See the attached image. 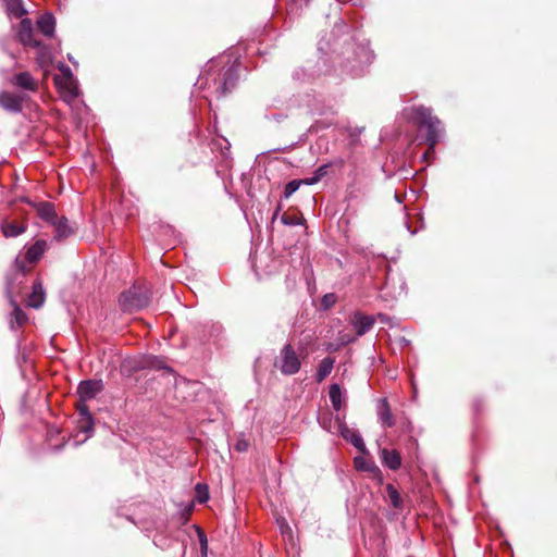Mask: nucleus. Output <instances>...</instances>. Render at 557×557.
I'll return each mask as SVG.
<instances>
[{"label":"nucleus","mask_w":557,"mask_h":557,"mask_svg":"<svg viewBox=\"0 0 557 557\" xmlns=\"http://www.w3.org/2000/svg\"><path fill=\"white\" fill-rule=\"evenodd\" d=\"M386 493H387L388 500L393 505V507L400 508L401 507V497H400V494L398 493V491L396 490V487L392 484H388L386 486Z\"/></svg>","instance_id":"25"},{"label":"nucleus","mask_w":557,"mask_h":557,"mask_svg":"<svg viewBox=\"0 0 557 557\" xmlns=\"http://www.w3.org/2000/svg\"><path fill=\"white\" fill-rule=\"evenodd\" d=\"M325 169H326V165H322L320 166L317 172H315V175H320V178L325 174Z\"/></svg>","instance_id":"32"},{"label":"nucleus","mask_w":557,"mask_h":557,"mask_svg":"<svg viewBox=\"0 0 557 557\" xmlns=\"http://www.w3.org/2000/svg\"><path fill=\"white\" fill-rule=\"evenodd\" d=\"M302 185V181L293 180L288 182L284 189V197L289 198L294 193L298 190V188Z\"/></svg>","instance_id":"27"},{"label":"nucleus","mask_w":557,"mask_h":557,"mask_svg":"<svg viewBox=\"0 0 557 557\" xmlns=\"http://www.w3.org/2000/svg\"><path fill=\"white\" fill-rule=\"evenodd\" d=\"M24 97L22 95L2 91L0 92V107L10 112H20Z\"/></svg>","instance_id":"5"},{"label":"nucleus","mask_w":557,"mask_h":557,"mask_svg":"<svg viewBox=\"0 0 557 557\" xmlns=\"http://www.w3.org/2000/svg\"><path fill=\"white\" fill-rule=\"evenodd\" d=\"M59 70L62 72L61 76H70L73 77V74L71 72V69L66 66L65 64H60Z\"/></svg>","instance_id":"30"},{"label":"nucleus","mask_w":557,"mask_h":557,"mask_svg":"<svg viewBox=\"0 0 557 557\" xmlns=\"http://www.w3.org/2000/svg\"><path fill=\"white\" fill-rule=\"evenodd\" d=\"M103 389L101 381L88 380L79 383L77 393L82 400H87L96 397Z\"/></svg>","instance_id":"7"},{"label":"nucleus","mask_w":557,"mask_h":557,"mask_svg":"<svg viewBox=\"0 0 557 557\" xmlns=\"http://www.w3.org/2000/svg\"><path fill=\"white\" fill-rule=\"evenodd\" d=\"M329 396H330V400L332 403L333 408L336 411H339L343 407L344 399H343L342 389L338 384H332L330 386Z\"/></svg>","instance_id":"23"},{"label":"nucleus","mask_w":557,"mask_h":557,"mask_svg":"<svg viewBox=\"0 0 557 557\" xmlns=\"http://www.w3.org/2000/svg\"><path fill=\"white\" fill-rule=\"evenodd\" d=\"M339 430H341L343 437L346 438L347 441H349L357 449H359L361 451L364 450V443L359 433H357L354 430H350L346 425H341Z\"/></svg>","instance_id":"15"},{"label":"nucleus","mask_w":557,"mask_h":557,"mask_svg":"<svg viewBox=\"0 0 557 557\" xmlns=\"http://www.w3.org/2000/svg\"><path fill=\"white\" fill-rule=\"evenodd\" d=\"M196 499L198 503L203 504L209 499V491L206 484L198 483L196 485Z\"/></svg>","instance_id":"26"},{"label":"nucleus","mask_w":557,"mask_h":557,"mask_svg":"<svg viewBox=\"0 0 557 557\" xmlns=\"http://www.w3.org/2000/svg\"><path fill=\"white\" fill-rule=\"evenodd\" d=\"M350 323L356 330L357 335L362 336L372 329L374 319L361 313H355L350 319Z\"/></svg>","instance_id":"8"},{"label":"nucleus","mask_w":557,"mask_h":557,"mask_svg":"<svg viewBox=\"0 0 557 557\" xmlns=\"http://www.w3.org/2000/svg\"><path fill=\"white\" fill-rule=\"evenodd\" d=\"M335 302V296L334 294H327L323 297L322 304L325 308H329Z\"/></svg>","instance_id":"29"},{"label":"nucleus","mask_w":557,"mask_h":557,"mask_svg":"<svg viewBox=\"0 0 557 557\" xmlns=\"http://www.w3.org/2000/svg\"><path fill=\"white\" fill-rule=\"evenodd\" d=\"M12 84L27 91H36L38 89L37 81L28 72H21L11 79Z\"/></svg>","instance_id":"9"},{"label":"nucleus","mask_w":557,"mask_h":557,"mask_svg":"<svg viewBox=\"0 0 557 557\" xmlns=\"http://www.w3.org/2000/svg\"><path fill=\"white\" fill-rule=\"evenodd\" d=\"M7 7L9 14L14 17L20 18L25 14L21 0H8Z\"/></svg>","instance_id":"24"},{"label":"nucleus","mask_w":557,"mask_h":557,"mask_svg":"<svg viewBox=\"0 0 557 557\" xmlns=\"http://www.w3.org/2000/svg\"><path fill=\"white\" fill-rule=\"evenodd\" d=\"M79 414L82 416L81 429L84 432H89L94 428L92 417L89 413L88 407L85 404H81L77 407Z\"/></svg>","instance_id":"22"},{"label":"nucleus","mask_w":557,"mask_h":557,"mask_svg":"<svg viewBox=\"0 0 557 557\" xmlns=\"http://www.w3.org/2000/svg\"><path fill=\"white\" fill-rule=\"evenodd\" d=\"M18 39L24 46L39 47L40 42L35 39L33 24L29 18H23L20 23Z\"/></svg>","instance_id":"6"},{"label":"nucleus","mask_w":557,"mask_h":557,"mask_svg":"<svg viewBox=\"0 0 557 557\" xmlns=\"http://www.w3.org/2000/svg\"><path fill=\"white\" fill-rule=\"evenodd\" d=\"M334 362L335 360L331 357H326L320 362L315 373L317 382L321 383L330 375L333 370Z\"/></svg>","instance_id":"17"},{"label":"nucleus","mask_w":557,"mask_h":557,"mask_svg":"<svg viewBox=\"0 0 557 557\" xmlns=\"http://www.w3.org/2000/svg\"><path fill=\"white\" fill-rule=\"evenodd\" d=\"M237 449H238V450H243V449H245L244 444L238 443V444H237Z\"/></svg>","instance_id":"34"},{"label":"nucleus","mask_w":557,"mask_h":557,"mask_svg":"<svg viewBox=\"0 0 557 557\" xmlns=\"http://www.w3.org/2000/svg\"><path fill=\"white\" fill-rule=\"evenodd\" d=\"M235 84H236L235 73H234V71L232 69H228L224 73L223 81L220 84V86L218 87L216 91L221 96H224L226 92L231 91L235 87Z\"/></svg>","instance_id":"18"},{"label":"nucleus","mask_w":557,"mask_h":557,"mask_svg":"<svg viewBox=\"0 0 557 557\" xmlns=\"http://www.w3.org/2000/svg\"><path fill=\"white\" fill-rule=\"evenodd\" d=\"M382 462L391 470H397L401 466V457L395 449L389 450L387 448L381 449Z\"/></svg>","instance_id":"11"},{"label":"nucleus","mask_w":557,"mask_h":557,"mask_svg":"<svg viewBox=\"0 0 557 557\" xmlns=\"http://www.w3.org/2000/svg\"><path fill=\"white\" fill-rule=\"evenodd\" d=\"M237 449H238V450H243V449H245L244 444L238 443V444H237Z\"/></svg>","instance_id":"33"},{"label":"nucleus","mask_w":557,"mask_h":557,"mask_svg":"<svg viewBox=\"0 0 557 557\" xmlns=\"http://www.w3.org/2000/svg\"><path fill=\"white\" fill-rule=\"evenodd\" d=\"M51 224L55 227L54 238L58 240H63L74 233V228L69 224L65 218H57L54 223Z\"/></svg>","instance_id":"13"},{"label":"nucleus","mask_w":557,"mask_h":557,"mask_svg":"<svg viewBox=\"0 0 557 557\" xmlns=\"http://www.w3.org/2000/svg\"><path fill=\"white\" fill-rule=\"evenodd\" d=\"M149 301L150 295L148 289L136 285L124 292L119 299L121 309L129 312L147 307Z\"/></svg>","instance_id":"3"},{"label":"nucleus","mask_w":557,"mask_h":557,"mask_svg":"<svg viewBox=\"0 0 557 557\" xmlns=\"http://www.w3.org/2000/svg\"><path fill=\"white\" fill-rule=\"evenodd\" d=\"M37 213L42 220L49 223H54V220L58 218L54 206L50 202H40L37 206Z\"/></svg>","instance_id":"20"},{"label":"nucleus","mask_w":557,"mask_h":557,"mask_svg":"<svg viewBox=\"0 0 557 557\" xmlns=\"http://www.w3.org/2000/svg\"><path fill=\"white\" fill-rule=\"evenodd\" d=\"M1 228L5 237H16L25 232L26 226L15 221H4Z\"/></svg>","instance_id":"19"},{"label":"nucleus","mask_w":557,"mask_h":557,"mask_svg":"<svg viewBox=\"0 0 557 557\" xmlns=\"http://www.w3.org/2000/svg\"><path fill=\"white\" fill-rule=\"evenodd\" d=\"M54 83H55V86L58 87L60 94L64 98L72 100L77 97L78 90H77V86H76L74 77L55 76Z\"/></svg>","instance_id":"4"},{"label":"nucleus","mask_w":557,"mask_h":557,"mask_svg":"<svg viewBox=\"0 0 557 557\" xmlns=\"http://www.w3.org/2000/svg\"><path fill=\"white\" fill-rule=\"evenodd\" d=\"M37 27L45 36H52L55 27L54 17L51 14L41 15L37 21Z\"/></svg>","instance_id":"16"},{"label":"nucleus","mask_w":557,"mask_h":557,"mask_svg":"<svg viewBox=\"0 0 557 557\" xmlns=\"http://www.w3.org/2000/svg\"><path fill=\"white\" fill-rule=\"evenodd\" d=\"M206 543H207L206 541L201 540V546H202V548H205Z\"/></svg>","instance_id":"35"},{"label":"nucleus","mask_w":557,"mask_h":557,"mask_svg":"<svg viewBox=\"0 0 557 557\" xmlns=\"http://www.w3.org/2000/svg\"><path fill=\"white\" fill-rule=\"evenodd\" d=\"M13 311L11 313V327L14 329L15 326L21 327L23 326L27 321L26 313L17 306L16 302L12 301Z\"/></svg>","instance_id":"21"},{"label":"nucleus","mask_w":557,"mask_h":557,"mask_svg":"<svg viewBox=\"0 0 557 557\" xmlns=\"http://www.w3.org/2000/svg\"><path fill=\"white\" fill-rule=\"evenodd\" d=\"M15 267L22 275H24L28 271V268H26V265L24 264V260H21L20 258H16Z\"/></svg>","instance_id":"28"},{"label":"nucleus","mask_w":557,"mask_h":557,"mask_svg":"<svg viewBox=\"0 0 557 557\" xmlns=\"http://www.w3.org/2000/svg\"><path fill=\"white\" fill-rule=\"evenodd\" d=\"M302 181V184L305 185H313V184H317L319 181H320V175H315L310 177V178H305V180H301Z\"/></svg>","instance_id":"31"},{"label":"nucleus","mask_w":557,"mask_h":557,"mask_svg":"<svg viewBox=\"0 0 557 557\" xmlns=\"http://www.w3.org/2000/svg\"><path fill=\"white\" fill-rule=\"evenodd\" d=\"M404 113L409 121L426 128V141L430 148L433 149L440 138L441 121L432 116L431 111L424 107H411L405 109Z\"/></svg>","instance_id":"1"},{"label":"nucleus","mask_w":557,"mask_h":557,"mask_svg":"<svg viewBox=\"0 0 557 557\" xmlns=\"http://www.w3.org/2000/svg\"><path fill=\"white\" fill-rule=\"evenodd\" d=\"M274 367L284 375H294L299 372L301 358L292 344L287 343L281 348L278 356L275 358Z\"/></svg>","instance_id":"2"},{"label":"nucleus","mask_w":557,"mask_h":557,"mask_svg":"<svg viewBox=\"0 0 557 557\" xmlns=\"http://www.w3.org/2000/svg\"><path fill=\"white\" fill-rule=\"evenodd\" d=\"M45 299H46V295H45L41 283H39V282L34 283L33 292L28 296V299H27V305L32 308L38 309L44 305Z\"/></svg>","instance_id":"12"},{"label":"nucleus","mask_w":557,"mask_h":557,"mask_svg":"<svg viewBox=\"0 0 557 557\" xmlns=\"http://www.w3.org/2000/svg\"><path fill=\"white\" fill-rule=\"evenodd\" d=\"M377 418L383 428H392L394 425V417L385 398L381 399L377 405Z\"/></svg>","instance_id":"10"},{"label":"nucleus","mask_w":557,"mask_h":557,"mask_svg":"<svg viewBox=\"0 0 557 557\" xmlns=\"http://www.w3.org/2000/svg\"><path fill=\"white\" fill-rule=\"evenodd\" d=\"M47 244L45 240H37L34 245H32L25 255L26 261L30 264L37 262L40 257L44 255L46 250Z\"/></svg>","instance_id":"14"}]
</instances>
